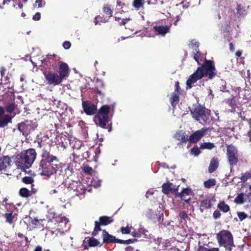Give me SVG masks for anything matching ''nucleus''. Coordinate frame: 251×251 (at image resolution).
I'll list each match as a JSON object with an SVG mask.
<instances>
[{
  "instance_id": "nucleus-1",
  "label": "nucleus",
  "mask_w": 251,
  "mask_h": 251,
  "mask_svg": "<svg viewBox=\"0 0 251 251\" xmlns=\"http://www.w3.org/2000/svg\"><path fill=\"white\" fill-rule=\"evenodd\" d=\"M50 148L44 147L41 154V159L36 166L38 174L50 177L56 174L59 167V160L50 153Z\"/></svg>"
},
{
  "instance_id": "nucleus-2",
  "label": "nucleus",
  "mask_w": 251,
  "mask_h": 251,
  "mask_svg": "<svg viewBox=\"0 0 251 251\" xmlns=\"http://www.w3.org/2000/svg\"><path fill=\"white\" fill-rule=\"evenodd\" d=\"M217 74V71L214 61L211 60H205L187 80V88L191 89L192 87V84L203 77H207L209 79H212L216 76Z\"/></svg>"
},
{
  "instance_id": "nucleus-3",
  "label": "nucleus",
  "mask_w": 251,
  "mask_h": 251,
  "mask_svg": "<svg viewBox=\"0 0 251 251\" xmlns=\"http://www.w3.org/2000/svg\"><path fill=\"white\" fill-rule=\"evenodd\" d=\"M70 74V69L66 63H61L59 66L58 74L50 71L43 72L47 84L54 86L60 84L63 79L67 77Z\"/></svg>"
},
{
  "instance_id": "nucleus-4",
  "label": "nucleus",
  "mask_w": 251,
  "mask_h": 251,
  "mask_svg": "<svg viewBox=\"0 0 251 251\" xmlns=\"http://www.w3.org/2000/svg\"><path fill=\"white\" fill-rule=\"evenodd\" d=\"M192 117L203 125H209L211 122L210 110L203 105L198 104L190 109Z\"/></svg>"
},
{
  "instance_id": "nucleus-5",
  "label": "nucleus",
  "mask_w": 251,
  "mask_h": 251,
  "mask_svg": "<svg viewBox=\"0 0 251 251\" xmlns=\"http://www.w3.org/2000/svg\"><path fill=\"white\" fill-rule=\"evenodd\" d=\"M110 112V106L107 105H104L101 106L98 112L95 115L94 121L97 126L102 128H108V132L112 130V123L110 124L109 127H106V125L109 126V116Z\"/></svg>"
},
{
  "instance_id": "nucleus-6",
  "label": "nucleus",
  "mask_w": 251,
  "mask_h": 251,
  "mask_svg": "<svg viewBox=\"0 0 251 251\" xmlns=\"http://www.w3.org/2000/svg\"><path fill=\"white\" fill-rule=\"evenodd\" d=\"M216 239L220 246H223L226 250L232 251L235 247L232 233L227 230H222L216 234Z\"/></svg>"
},
{
  "instance_id": "nucleus-7",
  "label": "nucleus",
  "mask_w": 251,
  "mask_h": 251,
  "mask_svg": "<svg viewBox=\"0 0 251 251\" xmlns=\"http://www.w3.org/2000/svg\"><path fill=\"white\" fill-rule=\"evenodd\" d=\"M54 221L56 222L54 223V226L52 227L51 225L53 223V221L50 219L48 221L49 225H46V228L51 231L52 233H54L56 231H58L61 234L64 233V227H65L67 223L69 222L68 218L65 216L61 215L56 216L53 218Z\"/></svg>"
},
{
  "instance_id": "nucleus-8",
  "label": "nucleus",
  "mask_w": 251,
  "mask_h": 251,
  "mask_svg": "<svg viewBox=\"0 0 251 251\" xmlns=\"http://www.w3.org/2000/svg\"><path fill=\"white\" fill-rule=\"evenodd\" d=\"M226 156L227 162L231 170L238 162V150L232 144L227 146Z\"/></svg>"
},
{
  "instance_id": "nucleus-9",
  "label": "nucleus",
  "mask_w": 251,
  "mask_h": 251,
  "mask_svg": "<svg viewBox=\"0 0 251 251\" xmlns=\"http://www.w3.org/2000/svg\"><path fill=\"white\" fill-rule=\"evenodd\" d=\"M37 126L36 122L26 120L18 124V129L23 135L27 136L35 129Z\"/></svg>"
},
{
  "instance_id": "nucleus-10",
  "label": "nucleus",
  "mask_w": 251,
  "mask_h": 251,
  "mask_svg": "<svg viewBox=\"0 0 251 251\" xmlns=\"http://www.w3.org/2000/svg\"><path fill=\"white\" fill-rule=\"evenodd\" d=\"M113 221L114 220L111 217L107 216L100 217L99 221H96L95 222V226L92 233V235L93 237L96 236L98 234L99 231L102 230L100 227L101 226H107L113 222Z\"/></svg>"
},
{
  "instance_id": "nucleus-11",
  "label": "nucleus",
  "mask_w": 251,
  "mask_h": 251,
  "mask_svg": "<svg viewBox=\"0 0 251 251\" xmlns=\"http://www.w3.org/2000/svg\"><path fill=\"white\" fill-rule=\"evenodd\" d=\"M102 12L104 13V16L101 17L100 15H98L95 17L94 19V23L95 25H97L100 23H106L108 22L109 19L113 16V10L111 8L110 5H104L102 8Z\"/></svg>"
},
{
  "instance_id": "nucleus-12",
  "label": "nucleus",
  "mask_w": 251,
  "mask_h": 251,
  "mask_svg": "<svg viewBox=\"0 0 251 251\" xmlns=\"http://www.w3.org/2000/svg\"><path fill=\"white\" fill-rule=\"evenodd\" d=\"M209 128L202 127L191 134L189 137V141L191 144L197 143L204 136L206 133L209 130Z\"/></svg>"
},
{
  "instance_id": "nucleus-13",
  "label": "nucleus",
  "mask_w": 251,
  "mask_h": 251,
  "mask_svg": "<svg viewBox=\"0 0 251 251\" xmlns=\"http://www.w3.org/2000/svg\"><path fill=\"white\" fill-rule=\"evenodd\" d=\"M82 106L83 111L87 115H93L97 111V106L88 100L83 101Z\"/></svg>"
},
{
  "instance_id": "nucleus-14",
  "label": "nucleus",
  "mask_w": 251,
  "mask_h": 251,
  "mask_svg": "<svg viewBox=\"0 0 251 251\" xmlns=\"http://www.w3.org/2000/svg\"><path fill=\"white\" fill-rule=\"evenodd\" d=\"M5 109L0 106V128L6 126L9 123H12V117L9 115H4Z\"/></svg>"
},
{
  "instance_id": "nucleus-15",
  "label": "nucleus",
  "mask_w": 251,
  "mask_h": 251,
  "mask_svg": "<svg viewBox=\"0 0 251 251\" xmlns=\"http://www.w3.org/2000/svg\"><path fill=\"white\" fill-rule=\"evenodd\" d=\"M15 164L18 169H21L23 170L28 169L31 167L30 164L26 161L25 158L22 153L20 155L17 156Z\"/></svg>"
},
{
  "instance_id": "nucleus-16",
  "label": "nucleus",
  "mask_w": 251,
  "mask_h": 251,
  "mask_svg": "<svg viewBox=\"0 0 251 251\" xmlns=\"http://www.w3.org/2000/svg\"><path fill=\"white\" fill-rule=\"evenodd\" d=\"M22 153L25 158L26 161L31 166L37 156L35 150L34 149H29Z\"/></svg>"
},
{
  "instance_id": "nucleus-17",
  "label": "nucleus",
  "mask_w": 251,
  "mask_h": 251,
  "mask_svg": "<svg viewBox=\"0 0 251 251\" xmlns=\"http://www.w3.org/2000/svg\"><path fill=\"white\" fill-rule=\"evenodd\" d=\"M12 165V160L8 155H4L0 157V172H5L7 168Z\"/></svg>"
},
{
  "instance_id": "nucleus-18",
  "label": "nucleus",
  "mask_w": 251,
  "mask_h": 251,
  "mask_svg": "<svg viewBox=\"0 0 251 251\" xmlns=\"http://www.w3.org/2000/svg\"><path fill=\"white\" fill-rule=\"evenodd\" d=\"M170 27L168 25H155L153 29L156 35L164 36L170 32Z\"/></svg>"
},
{
  "instance_id": "nucleus-19",
  "label": "nucleus",
  "mask_w": 251,
  "mask_h": 251,
  "mask_svg": "<svg viewBox=\"0 0 251 251\" xmlns=\"http://www.w3.org/2000/svg\"><path fill=\"white\" fill-rule=\"evenodd\" d=\"M213 198L208 197L206 199L201 201L200 210L201 212L203 211V209H210L211 208L213 204Z\"/></svg>"
},
{
  "instance_id": "nucleus-20",
  "label": "nucleus",
  "mask_w": 251,
  "mask_h": 251,
  "mask_svg": "<svg viewBox=\"0 0 251 251\" xmlns=\"http://www.w3.org/2000/svg\"><path fill=\"white\" fill-rule=\"evenodd\" d=\"M103 244L114 243L115 239V236L109 234L105 229L102 230V235Z\"/></svg>"
},
{
  "instance_id": "nucleus-21",
  "label": "nucleus",
  "mask_w": 251,
  "mask_h": 251,
  "mask_svg": "<svg viewBox=\"0 0 251 251\" xmlns=\"http://www.w3.org/2000/svg\"><path fill=\"white\" fill-rule=\"evenodd\" d=\"M45 221L44 219H38L37 218H34L31 220V223L34 228L44 229L47 225L45 224ZM47 225H48L49 224Z\"/></svg>"
},
{
  "instance_id": "nucleus-22",
  "label": "nucleus",
  "mask_w": 251,
  "mask_h": 251,
  "mask_svg": "<svg viewBox=\"0 0 251 251\" xmlns=\"http://www.w3.org/2000/svg\"><path fill=\"white\" fill-rule=\"evenodd\" d=\"M195 51L196 53L194 52V58L199 65L201 66V64L205 61V60H208L206 59L204 55L200 52L199 49H195Z\"/></svg>"
},
{
  "instance_id": "nucleus-23",
  "label": "nucleus",
  "mask_w": 251,
  "mask_h": 251,
  "mask_svg": "<svg viewBox=\"0 0 251 251\" xmlns=\"http://www.w3.org/2000/svg\"><path fill=\"white\" fill-rule=\"evenodd\" d=\"M175 138L180 141V143H186L188 141H189V138L188 136L182 131H177L175 134Z\"/></svg>"
},
{
  "instance_id": "nucleus-24",
  "label": "nucleus",
  "mask_w": 251,
  "mask_h": 251,
  "mask_svg": "<svg viewBox=\"0 0 251 251\" xmlns=\"http://www.w3.org/2000/svg\"><path fill=\"white\" fill-rule=\"evenodd\" d=\"M219 166V159L217 157H214L211 159L208 167V172L212 173L215 172Z\"/></svg>"
},
{
  "instance_id": "nucleus-25",
  "label": "nucleus",
  "mask_w": 251,
  "mask_h": 251,
  "mask_svg": "<svg viewBox=\"0 0 251 251\" xmlns=\"http://www.w3.org/2000/svg\"><path fill=\"white\" fill-rule=\"evenodd\" d=\"M17 214L13 213L12 211H9L5 213L3 215L5 218V222L9 224H12L14 221H16Z\"/></svg>"
},
{
  "instance_id": "nucleus-26",
  "label": "nucleus",
  "mask_w": 251,
  "mask_h": 251,
  "mask_svg": "<svg viewBox=\"0 0 251 251\" xmlns=\"http://www.w3.org/2000/svg\"><path fill=\"white\" fill-rule=\"evenodd\" d=\"M55 59L51 56V55H47L46 57L42 61V65L46 68L50 69L52 62Z\"/></svg>"
},
{
  "instance_id": "nucleus-27",
  "label": "nucleus",
  "mask_w": 251,
  "mask_h": 251,
  "mask_svg": "<svg viewBox=\"0 0 251 251\" xmlns=\"http://www.w3.org/2000/svg\"><path fill=\"white\" fill-rule=\"evenodd\" d=\"M95 89L97 94L100 96L104 95V84L102 80H97Z\"/></svg>"
},
{
  "instance_id": "nucleus-28",
  "label": "nucleus",
  "mask_w": 251,
  "mask_h": 251,
  "mask_svg": "<svg viewBox=\"0 0 251 251\" xmlns=\"http://www.w3.org/2000/svg\"><path fill=\"white\" fill-rule=\"evenodd\" d=\"M180 94L173 92L170 98V102L173 108L176 107V105L179 101V95Z\"/></svg>"
},
{
  "instance_id": "nucleus-29",
  "label": "nucleus",
  "mask_w": 251,
  "mask_h": 251,
  "mask_svg": "<svg viewBox=\"0 0 251 251\" xmlns=\"http://www.w3.org/2000/svg\"><path fill=\"white\" fill-rule=\"evenodd\" d=\"M173 183L167 182L163 184L162 187V192L166 195H168L173 190Z\"/></svg>"
},
{
  "instance_id": "nucleus-30",
  "label": "nucleus",
  "mask_w": 251,
  "mask_h": 251,
  "mask_svg": "<svg viewBox=\"0 0 251 251\" xmlns=\"http://www.w3.org/2000/svg\"><path fill=\"white\" fill-rule=\"evenodd\" d=\"M217 207L220 210L223 212L226 213L230 210V207L229 205L226 204L224 201H220Z\"/></svg>"
},
{
  "instance_id": "nucleus-31",
  "label": "nucleus",
  "mask_w": 251,
  "mask_h": 251,
  "mask_svg": "<svg viewBox=\"0 0 251 251\" xmlns=\"http://www.w3.org/2000/svg\"><path fill=\"white\" fill-rule=\"evenodd\" d=\"M145 0H134L132 2V6L134 8L138 10L144 7Z\"/></svg>"
},
{
  "instance_id": "nucleus-32",
  "label": "nucleus",
  "mask_w": 251,
  "mask_h": 251,
  "mask_svg": "<svg viewBox=\"0 0 251 251\" xmlns=\"http://www.w3.org/2000/svg\"><path fill=\"white\" fill-rule=\"evenodd\" d=\"M215 147V145L213 143L205 142L200 145V148L202 150L207 149L211 150Z\"/></svg>"
},
{
  "instance_id": "nucleus-33",
  "label": "nucleus",
  "mask_w": 251,
  "mask_h": 251,
  "mask_svg": "<svg viewBox=\"0 0 251 251\" xmlns=\"http://www.w3.org/2000/svg\"><path fill=\"white\" fill-rule=\"evenodd\" d=\"M19 194L24 198H28L31 195V192L26 188H22L20 189Z\"/></svg>"
},
{
  "instance_id": "nucleus-34",
  "label": "nucleus",
  "mask_w": 251,
  "mask_h": 251,
  "mask_svg": "<svg viewBox=\"0 0 251 251\" xmlns=\"http://www.w3.org/2000/svg\"><path fill=\"white\" fill-rule=\"evenodd\" d=\"M204 186L207 189H209L216 185V180L214 178H210L203 183Z\"/></svg>"
},
{
  "instance_id": "nucleus-35",
  "label": "nucleus",
  "mask_w": 251,
  "mask_h": 251,
  "mask_svg": "<svg viewBox=\"0 0 251 251\" xmlns=\"http://www.w3.org/2000/svg\"><path fill=\"white\" fill-rule=\"evenodd\" d=\"M88 245L89 247H94L98 246L100 242L93 237L90 238L87 241Z\"/></svg>"
},
{
  "instance_id": "nucleus-36",
  "label": "nucleus",
  "mask_w": 251,
  "mask_h": 251,
  "mask_svg": "<svg viewBox=\"0 0 251 251\" xmlns=\"http://www.w3.org/2000/svg\"><path fill=\"white\" fill-rule=\"evenodd\" d=\"M17 105L14 102L8 103L5 106V110L9 113L11 114L16 109Z\"/></svg>"
},
{
  "instance_id": "nucleus-37",
  "label": "nucleus",
  "mask_w": 251,
  "mask_h": 251,
  "mask_svg": "<svg viewBox=\"0 0 251 251\" xmlns=\"http://www.w3.org/2000/svg\"><path fill=\"white\" fill-rule=\"evenodd\" d=\"M234 202L236 204H243L244 202V195L243 193L239 194L235 199Z\"/></svg>"
},
{
  "instance_id": "nucleus-38",
  "label": "nucleus",
  "mask_w": 251,
  "mask_h": 251,
  "mask_svg": "<svg viewBox=\"0 0 251 251\" xmlns=\"http://www.w3.org/2000/svg\"><path fill=\"white\" fill-rule=\"evenodd\" d=\"M200 148H199L197 145L195 146L190 151V152L191 154L194 155L195 156H198L201 153Z\"/></svg>"
},
{
  "instance_id": "nucleus-39",
  "label": "nucleus",
  "mask_w": 251,
  "mask_h": 251,
  "mask_svg": "<svg viewBox=\"0 0 251 251\" xmlns=\"http://www.w3.org/2000/svg\"><path fill=\"white\" fill-rule=\"evenodd\" d=\"M144 230L140 228L139 229L138 231H133L131 232V235L133 237H137V238H140L142 236L143 234H144Z\"/></svg>"
},
{
  "instance_id": "nucleus-40",
  "label": "nucleus",
  "mask_w": 251,
  "mask_h": 251,
  "mask_svg": "<svg viewBox=\"0 0 251 251\" xmlns=\"http://www.w3.org/2000/svg\"><path fill=\"white\" fill-rule=\"evenodd\" d=\"M22 182L26 184H31L34 182V179L31 176H25L22 178Z\"/></svg>"
},
{
  "instance_id": "nucleus-41",
  "label": "nucleus",
  "mask_w": 251,
  "mask_h": 251,
  "mask_svg": "<svg viewBox=\"0 0 251 251\" xmlns=\"http://www.w3.org/2000/svg\"><path fill=\"white\" fill-rule=\"evenodd\" d=\"M250 178H251V173L247 172L242 174L240 179L242 182H246Z\"/></svg>"
},
{
  "instance_id": "nucleus-42",
  "label": "nucleus",
  "mask_w": 251,
  "mask_h": 251,
  "mask_svg": "<svg viewBox=\"0 0 251 251\" xmlns=\"http://www.w3.org/2000/svg\"><path fill=\"white\" fill-rule=\"evenodd\" d=\"M81 168L84 173L87 175H90L93 172L92 168L88 165H83Z\"/></svg>"
},
{
  "instance_id": "nucleus-43",
  "label": "nucleus",
  "mask_w": 251,
  "mask_h": 251,
  "mask_svg": "<svg viewBox=\"0 0 251 251\" xmlns=\"http://www.w3.org/2000/svg\"><path fill=\"white\" fill-rule=\"evenodd\" d=\"M131 226H127L126 227L122 226L121 227V231L123 234H129L131 232Z\"/></svg>"
},
{
  "instance_id": "nucleus-44",
  "label": "nucleus",
  "mask_w": 251,
  "mask_h": 251,
  "mask_svg": "<svg viewBox=\"0 0 251 251\" xmlns=\"http://www.w3.org/2000/svg\"><path fill=\"white\" fill-rule=\"evenodd\" d=\"M198 251H219V249L218 248L208 249L203 246H200L199 248Z\"/></svg>"
},
{
  "instance_id": "nucleus-45",
  "label": "nucleus",
  "mask_w": 251,
  "mask_h": 251,
  "mask_svg": "<svg viewBox=\"0 0 251 251\" xmlns=\"http://www.w3.org/2000/svg\"><path fill=\"white\" fill-rule=\"evenodd\" d=\"M227 103L231 107V108L233 110H235L237 107L236 102L233 99H231L227 100Z\"/></svg>"
},
{
  "instance_id": "nucleus-46",
  "label": "nucleus",
  "mask_w": 251,
  "mask_h": 251,
  "mask_svg": "<svg viewBox=\"0 0 251 251\" xmlns=\"http://www.w3.org/2000/svg\"><path fill=\"white\" fill-rule=\"evenodd\" d=\"M237 215L241 221H242L248 217V215L244 212H238Z\"/></svg>"
},
{
  "instance_id": "nucleus-47",
  "label": "nucleus",
  "mask_w": 251,
  "mask_h": 251,
  "mask_svg": "<svg viewBox=\"0 0 251 251\" xmlns=\"http://www.w3.org/2000/svg\"><path fill=\"white\" fill-rule=\"evenodd\" d=\"M61 63H64V62H62V61H60V62H57L56 60H54L52 62L51 67H52L53 70L54 71L56 70V69L58 67V69H59V66Z\"/></svg>"
},
{
  "instance_id": "nucleus-48",
  "label": "nucleus",
  "mask_w": 251,
  "mask_h": 251,
  "mask_svg": "<svg viewBox=\"0 0 251 251\" xmlns=\"http://www.w3.org/2000/svg\"><path fill=\"white\" fill-rule=\"evenodd\" d=\"M76 190L77 192H79L80 195L84 194L86 191V189L82 185L78 186L76 187Z\"/></svg>"
},
{
  "instance_id": "nucleus-49",
  "label": "nucleus",
  "mask_w": 251,
  "mask_h": 251,
  "mask_svg": "<svg viewBox=\"0 0 251 251\" xmlns=\"http://www.w3.org/2000/svg\"><path fill=\"white\" fill-rule=\"evenodd\" d=\"M174 92L180 94H181V88L179 86V83L178 81H176L175 82V89Z\"/></svg>"
},
{
  "instance_id": "nucleus-50",
  "label": "nucleus",
  "mask_w": 251,
  "mask_h": 251,
  "mask_svg": "<svg viewBox=\"0 0 251 251\" xmlns=\"http://www.w3.org/2000/svg\"><path fill=\"white\" fill-rule=\"evenodd\" d=\"M146 216L149 219H153L154 217V214L153 213V211L151 209H149L147 211Z\"/></svg>"
},
{
  "instance_id": "nucleus-51",
  "label": "nucleus",
  "mask_w": 251,
  "mask_h": 251,
  "mask_svg": "<svg viewBox=\"0 0 251 251\" xmlns=\"http://www.w3.org/2000/svg\"><path fill=\"white\" fill-rule=\"evenodd\" d=\"M221 216V214L220 211H219L218 210H216L214 211L213 214V217L214 219H218V218H220Z\"/></svg>"
},
{
  "instance_id": "nucleus-52",
  "label": "nucleus",
  "mask_w": 251,
  "mask_h": 251,
  "mask_svg": "<svg viewBox=\"0 0 251 251\" xmlns=\"http://www.w3.org/2000/svg\"><path fill=\"white\" fill-rule=\"evenodd\" d=\"M179 216L181 219H183L184 220H185L186 219L188 218V215L184 211L180 212Z\"/></svg>"
},
{
  "instance_id": "nucleus-53",
  "label": "nucleus",
  "mask_w": 251,
  "mask_h": 251,
  "mask_svg": "<svg viewBox=\"0 0 251 251\" xmlns=\"http://www.w3.org/2000/svg\"><path fill=\"white\" fill-rule=\"evenodd\" d=\"M71 46V43L70 41H65L63 44V48L66 50H68Z\"/></svg>"
},
{
  "instance_id": "nucleus-54",
  "label": "nucleus",
  "mask_w": 251,
  "mask_h": 251,
  "mask_svg": "<svg viewBox=\"0 0 251 251\" xmlns=\"http://www.w3.org/2000/svg\"><path fill=\"white\" fill-rule=\"evenodd\" d=\"M33 20L34 21H38L41 19V14L40 12H37L36 14L33 16Z\"/></svg>"
},
{
  "instance_id": "nucleus-55",
  "label": "nucleus",
  "mask_w": 251,
  "mask_h": 251,
  "mask_svg": "<svg viewBox=\"0 0 251 251\" xmlns=\"http://www.w3.org/2000/svg\"><path fill=\"white\" fill-rule=\"evenodd\" d=\"M191 190L189 188H186L183 189L182 192L183 193V196H184V194L186 195H189L190 194Z\"/></svg>"
},
{
  "instance_id": "nucleus-56",
  "label": "nucleus",
  "mask_w": 251,
  "mask_h": 251,
  "mask_svg": "<svg viewBox=\"0 0 251 251\" xmlns=\"http://www.w3.org/2000/svg\"><path fill=\"white\" fill-rule=\"evenodd\" d=\"M176 198H180L181 200H184V197L182 191L180 193H176L175 196Z\"/></svg>"
},
{
  "instance_id": "nucleus-57",
  "label": "nucleus",
  "mask_w": 251,
  "mask_h": 251,
  "mask_svg": "<svg viewBox=\"0 0 251 251\" xmlns=\"http://www.w3.org/2000/svg\"><path fill=\"white\" fill-rule=\"evenodd\" d=\"M43 2L42 0H36L35 4L38 6V7H42L43 6ZM44 4H45V1H44Z\"/></svg>"
},
{
  "instance_id": "nucleus-58",
  "label": "nucleus",
  "mask_w": 251,
  "mask_h": 251,
  "mask_svg": "<svg viewBox=\"0 0 251 251\" xmlns=\"http://www.w3.org/2000/svg\"><path fill=\"white\" fill-rule=\"evenodd\" d=\"M4 82L3 83V85H8L10 84V78L7 75L4 77Z\"/></svg>"
},
{
  "instance_id": "nucleus-59",
  "label": "nucleus",
  "mask_w": 251,
  "mask_h": 251,
  "mask_svg": "<svg viewBox=\"0 0 251 251\" xmlns=\"http://www.w3.org/2000/svg\"><path fill=\"white\" fill-rule=\"evenodd\" d=\"M135 239H130L126 240H124V244H129L133 243L135 242Z\"/></svg>"
},
{
  "instance_id": "nucleus-60",
  "label": "nucleus",
  "mask_w": 251,
  "mask_h": 251,
  "mask_svg": "<svg viewBox=\"0 0 251 251\" xmlns=\"http://www.w3.org/2000/svg\"><path fill=\"white\" fill-rule=\"evenodd\" d=\"M73 170V166L71 164H69L67 166V167L65 169V171L66 173L67 171H69L70 173H72Z\"/></svg>"
},
{
  "instance_id": "nucleus-61",
  "label": "nucleus",
  "mask_w": 251,
  "mask_h": 251,
  "mask_svg": "<svg viewBox=\"0 0 251 251\" xmlns=\"http://www.w3.org/2000/svg\"><path fill=\"white\" fill-rule=\"evenodd\" d=\"M114 241H114V243H119V244H124V240H123L117 239L115 237V239Z\"/></svg>"
},
{
  "instance_id": "nucleus-62",
  "label": "nucleus",
  "mask_w": 251,
  "mask_h": 251,
  "mask_svg": "<svg viewBox=\"0 0 251 251\" xmlns=\"http://www.w3.org/2000/svg\"><path fill=\"white\" fill-rule=\"evenodd\" d=\"M157 2V0H148V4H156Z\"/></svg>"
},
{
  "instance_id": "nucleus-63",
  "label": "nucleus",
  "mask_w": 251,
  "mask_h": 251,
  "mask_svg": "<svg viewBox=\"0 0 251 251\" xmlns=\"http://www.w3.org/2000/svg\"><path fill=\"white\" fill-rule=\"evenodd\" d=\"M229 50L233 52L235 50L234 45L232 43H230L229 44Z\"/></svg>"
},
{
  "instance_id": "nucleus-64",
  "label": "nucleus",
  "mask_w": 251,
  "mask_h": 251,
  "mask_svg": "<svg viewBox=\"0 0 251 251\" xmlns=\"http://www.w3.org/2000/svg\"><path fill=\"white\" fill-rule=\"evenodd\" d=\"M126 251H134V248L129 246L126 248Z\"/></svg>"
}]
</instances>
